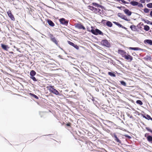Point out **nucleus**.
<instances>
[{
    "label": "nucleus",
    "mask_w": 152,
    "mask_h": 152,
    "mask_svg": "<svg viewBox=\"0 0 152 152\" xmlns=\"http://www.w3.org/2000/svg\"><path fill=\"white\" fill-rule=\"evenodd\" d=\"M130 4L133 6H136L138 4V2L135 1H131L130 3Z\"/></svg>",
    "instance_id": "25"
},
{
    "label": "nucleus",
    "mask_w": 152,
    "mask_h": 152,
    "mask_svg": "<svg viewBox=\"0 0 152 152\" xmlns=\"http://www.w3.org/2000/svg\"><path fill=\"white\" fill-rule=\"evenodd\" d=\"M114 85L115 87H116L117 88L121 89H122V88L120 86H119V85L117 84L115 82V84H114Z\"/></svg>",
    "instance_id": "45"
},
{
    "label": "nucleus",
    "mask_w": 152,
    "mask_h": 152,
    "mask_svg": "<svg viewBox=\"0 0 152 152\" xmlns=\"http://www.w3.org/2000/svg\"><path fill=\"white\" fill-rule=\"evenodd\" d=\"M88 113H89L92 115H94L95 116H96V115L94 113H93L91 111H89V112H88Z\"/></svg>",
    "instance_id": "53"
},
{
    "label": "nucleus",
    "mask_w": 152,
    "mask_h": 152,
    "mask_svg": "<svg viewBox=\"0 0 152 152\" xmlns=\"http://www.w3.org/2000/svg\"><path fill=\"white\" fill-rule=\"evenodd\" d=\"M121 17V19L124 20L126 21H130V19H128L126 17V16L124 15V14Z\"/></svg>",
    "instance_id": "28"
},
{
    "label": "nucleus",
    "mask_w": 152,
    "mask_h": 152,
    "mask_svg": "<svg viewBox=\"0 0 152 152\" xmlns=\"http://www.w3.org/2000/svg\"><path fill=\"white\" fill-rule=\"evenodd\" d=\"M107 20L102 19L101 21V23L104 25V26L106 25ZM98 23L100 24V22H97Z\"/></svg>",
    "instance_id": "29"
},
{
    "label": "nucleus",
    "mask_w": 152,
    "mask_h": 152,
    "mask_svg": "<svg viewBox=\"0 0 152 152\" xmlns=\"http://www.w3.org/2000/svg\"><path fill=\"white\" fill-rule=\"evenodd\" d=\"M57 46L61 50H62L63 51H64V50L60 46V45L58 43V45H57Z\"/></svg>",
    "instance_id": "63"
},
{
    "label": "nucleus",
    "mask_w": 152,
    "mask_h": 152,
    "mask_svg": "<svg viewBox=\"0 0 152 152\" xmlns=\"http://www.w3.org/2000/svg\"><path fill=\"white\" fill-rule=\"evenodd\" d=\"M113 23L114 24H115L116 25L118 26L119 28H122L123 26L121 24H120L118 22L113 21Z\"/></svg>",
    "instance_id": "22"
},
{
    "label": "nucleus",
    "mask_w": 152,
    "mask_h": 152,
    "mask_svg": "<svg viewBox=\"0 0 152 152\" xmlns=\"http://www.w3.org/2000/svg\"><path fill=\"white\" fill-rule=\"evenodd\" d=\"M118 52L123 58L124 57V56L127 54V53L124 50L121 49V48H119L118 49Z\"/></svg>",
    "instance_id": "10"
},
{
    "label": "nucleus",
    "mask_w": 152,
    "mask_h": 152,
    "mask_svg": "<svg viewBox=\"0 0 152 152\" xmlns=\"http://www.w3.org/2000/svg\"><path fill=\"white\" fill-rule=\"evenodd\" d=\"M144 43L146 45H152V40L150 39H146L144 41Z\"/></svg>",
    "instance_id": "16"
},
{
    "label": "nucleus",
    "mask_w": 152,
    "mask_h": 152,
    "mask_svg": "<svg viewBox=\"0 0 152 152\" xmlns=\"http://www.w3.org/2000/svg\"><path fill=\"white\" fill-rule=\"evenodd\" d=\"M68 88H69L68 87H64L62 88L63 91L65 92L64 93V94L69 91V90Z\"/></svg>",
    "instance_id": "30"
},
{
    "label": "nucleus",
    "mask_w": 152,
    "mask_h": 152,
    "mask_svg": "<svg viewBox=\"0 0 152 152\" xmlns=\"http://www.w3.org/2000/svg\"><path fill=\"white\" fill-rule=\"evenodd\" d=\"M76 92L73 91H70L69 93V95H66V94H65V95L67 96H68L69 97L71 98H73L75 95L74 94H75Z\"/></svg>",
    "instance_id": "17"
},
{
    "label": "nucleus",
    "mask_w": 152,
    "mask_h": 152,
    "mask_svg": "<svg viewBox=\"0 0 152 152\" xmlns=\"http://www.w3.org/2000/svg\"><path fill=\"white\" fill-rule=\"evenodd\" d=\"M145 114L146 115V116H144L143 114H142V116L148 120H150L151 118L150 116L146 113H145Z\"/></svg>",
    "instance_id": "19"
},
{
    "label": "nucleus",
    "mask_w": 152,
    "mask_h": 152,
    "mask_svg": "<svg viewBox=\"0 0 152 152\" xmlns=\"http://www.w3.org/2000/svg\"><path fill=\"white\" fill-rule=\"evenodd\" d=\"M94 10L93 11V12L97 14V8H96L95 7H94Z\"/></svg>",
    "instance_id": "57"
},
{
    "label": "nucleus",
    "mask_w": 152,
    "mask_h": 152,
    "mask_svg": "<svg viewBox=\"0 0 152 152\" xmlns=\"http://www.w3.org/2000/svg\"><path fill=\"white\" fill-rule=\"evenodd\" d=\"M88 9H89L90 10H91L92 11H93L94 10V7L93 6L91 5H89L88 6Z\"/></svg>",
    "instance_id": "38"
},
{
    "label": "nucleus",
    "mask_w": 152,
    "mask_h": 152,
    "mask_svg": "<svg viewBox=\"0 0 152 152\" xmlns=\"http://www.w3.org/2000/svg\"><path fill=\"white\" fill-rule=\"evenodd\" d=\"M138 24L139 25H140V26H143L144 27V26L145 25H144V24L142 22H140L138 23Z\"/></svg>",
    "instance_id": "58"
},
{
    "label": "nucleus",
    "mask_w": 152,
    "mask_h": 152,
    "mask_svg": "<svg viewBox=\"0 0 152 152\" xmlns=\"http://www.w3.org/2000/svg\"><path fill=\"white\" fill-rule=\"evenodd\" d=\"M55 1H56L58 3L60 4H65V5L68 4H67L66 2H61V1H58L57 0H55Z\"/></svg>",
    "instance_id": "43"
},
{
    "label": "nucleus",
    "mask_w": 152,
    "mask_h": 152,
    "mask_svg": "<svg viewBox=\"0 0 152 152\" xmlns=\"http://www.w3.org/2000/svg\"><path fill=\"white\" fill-rule=\"evenodd\" d=\"M110 134L114 138V140L115 141L121 144V145H123V144L121 143V141L117 137V135L115 133H111Z\"/></svg>",
    "instance_id": "7"
},
{
    "label": "nucleus",
    "mask_w": 152,
    "mask_h": 152,
    "mask_svg": "<svg viewBox=\"0 0 152 152\" xmlns=\"http://www.w3.org/2000/svg\"><path fill=\"white\" fill-rule=\"evenodd\" d=\"M130 28L131 30L134 31L139 32V30H138V29L137 28L136 26L132 25L130 26Z\"/></svg>",
    "instance_id": "14"
},
{
    "label": "nucleus",
    "mask_w": 152,
    "mask_h": 152,
    "mask_svg": "<svg viewBox=\"0 0 152 152\" xmlns=\"http://www.w3.org/2000/svg\"><path fill=\"white\" fill-rule=\"evenodd\" d=\"M123 15V14L122 13H118L117 14V15L118 17L121 18V17Z\"/></svg>",
    "instance_id": "50"
},
{
    "label": "nucleus",
    "mask_w": 152,
    "mask_h": 152,
    "mask_svg": "<svg viewBox=\"0 0 152 152\" xmlns=\"http://www.w3.org/2000/svg\"><path fill=\"white\" fill-rule=\"evenodd\" d=\"M141 20L144 21L145 23H146L147 24L150 25L151 21H150L148 20L145 19L143 18H141Z\"/></svg>",
    "instance_id": "20"
},
{
    "label": "nucleus",
    "mask_w": 152,
    "mask_h": 152,
    "mask_svg": "<svg viewBox=\"0 0 152 152\" xmlns=\"http://www.w3.org/2000/svg\"><path fill=\"white\" fill-rule=\"evenodd\" d=\"M137 6L138 7H141V8L143 7V5L142 4V3H139L138 2V5H137Z\"/></svg>",
    "instance_id": "49"
},
{
    "label": "nucleus",
    "mask_w": 152,
    "mask_h": 152,
    "mask_svg": "<svg viewBox=\"0 0 152 152\" xmlns=\"http://www.w3.org/2000/svg\"><path fill=\"white\" fill-rule=\"evenodd\" d=\"M147 7L149 8H152V3H149L146 4Z\"/></svg>",
    "instance_id": "39"
},
{
    "label": "nucleus",
    "mask_w": 152,
    "mask_h": 152,
    "mask_svg": "<svg viewBox=\"0 0 152 152\" xmlns=\"http://www.w3.org/2000/svg\"><path fill=\"white\" fill-rule=\"evenodd\" d=\"M47 88L50 93L57 96H63V94L61 93V92H62V91H59L60 92H59L55 88L54 86L50 85L49 87H47Z\"/></svg>",
    "instance_id": "1"
},
{
    "label": "nucleus",
    "mask_w": 152,
    "mask_h": 152,
    "mask_svg": "<svg viewBox=\"0 0 152 152\" xmlns=\"http://www.w3.org/2000/svg\"><path fill=\"white\" fill-rule=\"evenodd\" d=\"M143 59L146 60H151V58L150 56L146 55L143 58Z\"/></svg>",
    "instance_id": "32"
},
{
    "label": "nucleus",
    "mask_w": 152,
    "mask_h": 152,
    "mask_svg": "<svg viewBox=\"0 0 152 152\" xmlns=\"http://www.w3.org/2000/svg\"><path fill=\"white\" fill-rule=\"evenodd\" d=\"M100 44L102 46L108 48H110L111 46L110 43L106 39H102L100 42Z\"/></svg>",
    "instance_id": "3"
},
{
    "label": "nucleus",
    "mask_w": 152,
    "mask_h": 152,
    "mask_svg": "<svg viewBox=\"0 0 152 152\" xmlns=\"http://www.w3.org/2000/svg\"><path fill=\"white\" fill-rule=\"evenodd\" d=\"M124 56V58L127 60L128 62H130L133 60V57L127 53Z\"/></svg>",
    "instance_id": "9"
},
{
    "label": "nucleus",
    "mask_w": 152,
    "mask_h": 152,
    "mask_svg": "<svg viewBox=\"0 0 152 152\" xmlns=\"http://www.w3.org/2000/svg\"><path fill=\"white\" fill-rule=\"evenodd\" d=\"M30 78L31 79H32L34 81L36 82L38 80L36 79L34 76L30 77Z\"/></svg>",
    "instance_id": "41"
},
{
    "label": "nucleus",
    "mask_w": 152,
    "mask_h": 152,
    "mask_svg": "<svg viewBox=\"0 0 152 152\" xmlns=\"http://www.w3.org/2000/svg\"><path fill=\"white\" fill-rule=\"evenodd\" d=\"M75 28H77L79 29H83L85 30L86 28L85 27L83 26V24L80 22L76 23L75 25Z\"/></svg>",
    "instance_id": "6"
},
{
    "label": "nucleus",
    "mask_w": 152,
    "mask_h": 152,
    "mask_svg": "<svg viewBox=\"0 0 152 152\" xmlns=\"http://www.w3.org/2000/svg\"><path fill=\"white\" fill-rule=\"evenodd\" d=\"M150 10L149 9L145 8L143 10V11L144 12L146 13H148L149 12Z\"/></svg>",
    "instance_id": "36"
},
{
    "label": "nucleus",
    "mask_w": 152,
    "mask_h": 152,
    "mask_svg": "<svg viewBox=\"0 0 152 152\" xmlns=\"http://www.w3.org/2000/svg\"><path fill=\"white\" fill-rule=\"evenodd\" d=\"M107 74L109 75L111 77H115L116 76L115 73L112 71L108 72Z\"/></svg>",
    "instance_id": "18"
},
{
    "label": "nucleus",
    "mask_w": 152,
    "mask_h": 152,
    "mask_svg": "<svg viewBox=\"0 0 152 152\" xmlns=\"http://www.w3.org/2000/svg\"><path fill=\"white\" fill-rule=\"evenodd\" d=\"M7 12L8 16L10 18L11 20L12 21H15V18L11 11L9 10Z\"/></svg>",
    "instance_id": "12"
},
{
    "label": "nucleus",
    "mask_w": 152,
    "mask_h": 152,
    "mask_svg": "<svg viewBox=\"0 0 152 152\" xmlns=\"http://www.w3.org/2000/svg\"><path fill=\"white\" fill-rule=\"evenodd\" d=\"M67 43L69 45H70L72 46H73L75 44L74 43L69 41H67Z\"/></svg>",
    "instance_id": "47"
},
{
    "label": "nucleus",
    "mask_w": 152,
    "mask_h": 152,
    "mask_svg": "<svg viewBox=\"0 0 152 152\" xmlns=\"http://www.w3.org/2000/svg\"><path fill=\"white\" fill-rule=\"evenodd\" d=\"M92 37L94 38V39L96 40H98V38H97V37L95 36H94L93 35H92Z\"/></svg>",
    "instance_id": "62"
},
{
    "label": "nucleus",
    "mask_w": 152,
    "mask_h": 152,
    "mask_svg": "<svg viewBox=\"0 0 152 152\" xmlns=\"http://www.w3.org/2000/svg\"><path fill=\"white\" fill-rule=\"evenodd\" d=\"M99 8H101L102 10L104 9V10H106V9L104 6L100 5Z\"/></svg>",
    "instance_id": "55"
},
{
    "label": "nucleus",
    "mask_w": 152,
    "mask_h": 152,
    "mask_svg": "<svg viewBox=\"0 0 152 152\" xmlns=\"http://www.w3.org/2000/svg\"><path fill=\"white\" fill-rule=\"evenodd\" d=\"M143 29L145 31H148L150 30V28L148 26L145 25L144 26Z\"/></svg>",
    "instance_id": "31"
},
{
    "label": "nucleus",
    "mask_w": 152,
    "mask_h": 152,
    "mask_svg": "<svg viewBox=\"0 0 152 152\" xmlns=\"http://www.w3.org/2000/svg\"><path fill=\"white\" fill-rule=\"evenodd\" d=\"M86 28L88 31L91 32V29L90 30V28L89 27H88V26H87L86 27Z\"/></svg>",
    "instance_id": "59"
},
{
    "label": "nucleus",
    "mask_w": 152,
    "mask_h": 152,
    "mask_svg": "<svg viewBox=\"0 0 152 152\" xmlns=\"http://www.w3.org/2000/svg\"><path fill=\"white\" fill-rule=\"evenodd\" d=\"M117 7V8H118V9H119V10H122V8L123 9H124L125 8V7L124 6H121L120 7L117 6V7Z\"/></svg>",
    "instance_id": "46"
},
{
    "label": "nucleus",
    "mask_w": 152,
    "mask_h": 152,
    "mask_svg": "<svg viewBox=\"0 0 152 152\" xmlns=\"http://www.w3.org/2000/svg\"><path fill=\"white\" fill-rule=\"evenodd\" d=\"M51 41L54 43L56 45H58V41L55 37L53 36V34H50V33L48 34Z\"/></svg>",
    "instance_id": "4"
},
{
    "label": "nucleus",
    "mask_w": 152,
    "mask_h": 152,
    "mask_svg": "<svg viewBox=\"0 0 152 152\" xmlns=\"http://www.w3.org/2000/svg\"><path fill=\"white\" fill-rule=\"evenodd\" d=\"M149 15L152 18V11H150Z\"/></svg>",
    "instance_id": "64"
},
{
    "label": "nucleus",
    "mask_w": 152,
    "mask_h": 152,
    "mask_svg": "<svg viewBox=\"0 0 152 152\" xmlns=\"http://www.w3.org/2000/svg\"><path fill=\"white\" fill-rule=\"evenodd\" d=\"M91 96L92 97V100L93 101L94 103L96 106H97V105L98 104L97 102L95 100V99H97V98H95L94 97V96L92 95H91Z\"/></svg>",
    "instance_id": "21"
},
{
    "label": "nucleus",
    "mask_w": 152,
    "mask_h": 152,
    "mask_svg": "<svg viewBox=\"0 0 152 152\" xmlns=\"http://www.w3.org/2000/svg\"><path fill=\"white\" fill-rule=\"evenodd\" d=\"M121 84L124 86H126V83L123 80H121L119 81Z\"/></svg>",
    "instance_id": "33"
},
{
    "label": "nucleus",
    "mask_w": 152,
    "mask_h": 152,
    "mask_svg": "<svg viewBox=\"0 0 152 152\" xmlns=\"http://www.w3.org/2000/svg\"><path fill=\"white\" fill-rule=\"evenodd\" d=\"M101 11V10L100 9L97 8V13H99L100 14V13H101V12H100Z\"/></svg>",
    "instance_id": "61"
},
{
    "label": "nucleus",
    "mask_w": 152,
    "mask_h": 152,
    "mask_svg": "<svg viewBox=\"0 0 152 152\" xmlns=\"http://www.w3.org/2000/svg\"><path fill=\"white\" fill-rule=\"evenodd\" d=\"M1 47L3 50L6 51H8V49L10 48L8 45L3 43L1 44Z\"/></svg>",
    "instance_id": "11"
},
{
    "label": "nucleus",
    "mask_w": 152,
    "mask_h": 152,
    "mask_svg": "<svg viewBox=\"0 0 152 152\" xmlns=\"http://www.w3.org/2000/svg\"><path fill=\"white\" fill-rule=\"evenodd\" d=\"M101 14L104 15L105 16H106L107 14L106 13H105V12L102 10L101 13H100Z\"/></svg>",
    "instance_id": "54"
},
{
    "label": "nucleus",
    "mask_w": 152,
    "mask_h": 152,
    "mask_svg": "<svg viewBox=\"0 0 152 152\" xmlns=\"http://www.w3.org/2000/svg\"><path fill=\"white\" fill-rule=\"evenodd\" d=\"M126 138L129 139H130L132 138V137L130 136L127 134H125L123 135Z\"/></svg>",
    "instance_id": "40"
},
{
    "label": "nucleus",
    "mask_w": 152,
    "mask_h": 152,
    "mask_svg": "<svg viewBox=\"0 0 152 152\" xmlns=\"http://www.w3.org/2000/svg\"><path fill=\"white\" fill-rule=\"evenodd\" d=\"M126 114L127 116L129 117L130 118H133V117L132 116V115H130L129 113H127Z\"/></svg>",
    "instance_id": "52"
},
{
    "label": "nucleus",
    "mask_w": 152,
    "mask_h": 152,
    "mask_svg": "<svg viewBox=\"0 0 152 152\" xmlns=\"http://www.w3.org/2000/svg\"><path fill=\"white\" fill-rule=\"evenodd\" d=\"M113 23L110 21L107 20L106 26L109 27H111L113 26Z\"/></svg>",
    "instance_id": "23"
},
{
    "label": "nucleus",
    "mask_w": 152,
    "mask_h": 152,
    "mask_svg": "<svg viewBox=\"0 0 152 152\" xmlns=\"http://www.w3.org/2000/svg\"><path fill=\"white\" fill-rule=\"evenodd\" d=\"M45 20L50 26L51 27H53L55 26V24L51 20L49 19H45Z\"/></svg>",
    "instance_id": "15"
},
{
    "label": "nucleus",
    "mask_w": 152,
    "mask_h": 152,
    "mask_svg": "<svg viewBox=\"0 0 152 152\" xmlns=\"http://www.w3.org/2000/svg\"><path fill=\"white\" fill-rule=\"evenodd\" d=\"M73 47L77 50H78L79 49V46H78L76 44H74L73 45Z\"/></svg>",
    "instance_id": "44"
},
{
    "label": "nucleus",
    "mask_w": 152,
    "mask_h": 152,
    "mask_svg": "<svg viewBox=\"0 0 152 152\" xmlns=\"http://www.w3.org/2000/svg\"><path fill=\"white\" fill-rule=\"evenodd\" d=\"M71 123H68L66 124V125L68 127H70V125H71Z\"/></svg>",
    "instance_id": "60"
},
{
    "label": "nucleus",
    "mask_w": 152,
    "mask_h": 152,
    "mask_svg": "<svg viewBox=\"0 0 152 152\" xmlns=\"http://www.w3.org/2000/svg\"><path fill=\"white\" fill-rule=\"evenodd\" d=\"M123 11L124 13L129 16H131L132 13V12L131 11H130L129 9L126 8V7L123 10Z\"/></svg>",
    "instance_id": "13"
},
{
    "label": "nucleus",
    "mask_w": 152,
    "mask_h": 152,
    "mask_svg": "<svg viewBox=\"0 0 152 152\" xmlns=\"http://www.w3.org/2000/svg\"><path fill=\"white\" fill-rule=\"evenodd\" d=\"M131 52L132 53V54L133 56H136L137 57H138V55L135 52H132L131 51Z\"/></svg>",
    "instance_id": "51"
},
{
    "label": "nucleus",
    "mask_w": 152,
    "mask_h": 152,
    "mask_svg": "<svg viewBox=\"0 0 152 152\" xmlns=\"http://www.w3.org/2000/svg\"><path fill=\"white\" fill-rule=\"evenodd\" d=\"M138 50H141L143 52H145L146 51V50L145 49H142L139 47H138Z\"/></svg>",
    "instance_id": "56"
},
{
    "label": "nucleus",
    "mask_w": 152,
    "mask_h": 152,
    "mask_svg": "<svg viewBox=\"0 0 152 152\" xmlns=\"http://www.w3.org/2000/svg\"><path fill=\"white\" fill-rule=\"evenodd\" d=\"M29 94L31 97H33L34 98L36 99H38L39 97L37 96L36 95H35L33 93H29Z\"/></svg>",
    "instance_id": "26"
},
{
    "label": "nucleus",
    "mask_w": 152,
    "mask_h": 152,
    "mask_svg": "<svg viewBox=\"0 0 152 152\" xmlns=\"http://www.w3.org/2000/svg\"><path fill=\"white\" fill-rule=\"evenodd\" d=\"M137 28L138 29V30H140L141 31L142 30V27L141 26H140V25H139L138 24L137 26Z\"/></svg>",
    "instance_id": "42"
},
{
    "label": "nucleus",
    "mask_w": 152,
    "mask_h": 152,
    "mask_svg": "<svg viewBox=\"0 0 152 152\" xmlns=\"http://www.w3.org/2000/svg\"><path fill=\"white\" fill-rule=\"evenodd\" d=\"M136 103L137 104L140 105H141L143 104L142 102L140 100H137Z\"/></svg>",
    "instance_id": "35"
},
{
    "label": "nucleus",
    "mask_w": 152,
    "mask_h": 152,
    "mask_svg": "<svg viewBox=\"0 0 152 152\" xmlns=\"http://www.w3.org/2000/svg\"><path fill=\"white\" fill-rule=\"evenodd\" d=\"M91 32L95 35H100L103 36L104 35V33L99 29L97 28L95 26H91Z\"/></svg>",
    "instance_id": "2"
},
{
    "label": "nucleus",
    "mask_w": 152,
    "mask_h": 152,
    "mask_svg": "<svg viewBox=\"0 0 152 152\" xmlns=\"http://www.w3.org/2000/svg\"><path fill=\"white\" fill-rule=\"evenodd\" d=\"M59 20L60 24L66 26H68L69 21L68 20L64 18H61L59 19Z\"/></svg>",
    "instance_id": "5"
},
{
    "label": "nucleus",
    "mask_w": 152,
    "mask_h": 152,
    "mask_svg": "<svg viewBox=\"0 0 152 152\" xmlns=\"http://www.w3.org/2000/svg\"><path fill=\"white\" fill-rule=\"evenodd\" d=\"M146 129L148 132L152 134V129L149 127H145Z\"/></svg>",
    "instance_id": "37"
},
{
    "label": "nucleus",
    "mask_w": 152,
    "mask_h": 152,
    "mask_svg": "<svg viewBox=\"0 0 152 152\" xmlns=\"http://www.w3.org/2000/svg\"><path fill=\"white\" fill-rule=\"evenodd\" d=\"M115 59L116 61H118L120 64L122 65L123 67L124 66V64L121 61H120L118 59L116 58H115Z\"/></svg>",
    "instance_id": "48"
},
{
    "label": "nucleus",
    "mask_w": 152,
    "mask_h": 152,
    "mask_svg": "<svg viewBox=\"0 0 152 152\" xmlns=\"http://www.w3.org/2000/svg\"><path fill=\"white\" fill-rule=\"evenodd\" d=\"M126 48L129 49L130 50H132L135 51L138 50V47H125Z\"/></svg>",
    "instance_id": "24"
},
{
    "label": "nucleus",
    "mask_w": 152,
    "mask_h": 152,
    "mask_svg": "<svg viewBox=\"0 0 152 152\" xmlns=\"http://www.w3.org/2000/svg\"><path fill=\"white\" fill-rule=\"evenodd\" d=\"M144 136L149 142L152 144V135H150L149 133H145Z\"/></svg>",
    "instance_id": "8"
},
{
    "label": "nucleus",
    "mask_w": 152,
    "mask_h": 152,
    "mask_svg": "<svg viewBox=\"0 0 152 152\" xmlns=\"http://www.w3.org/2000/svg\"><path fill=\"white\" fill-rule=\"evenodd\" d=\"M94 6L98 8H99L100 5L98 4V3L94 2L92 3V4Z\"/></svg>",
    "instance_id": "34"
},
{
    "label": "nucleus",
    "mask_w": 152,
    "mask_h": 152,
    "mask_svg": "<svg viewBox=\"0 0 152 152\" xmlns=\"http://www.w3.org/2000/svg\"><path fill=\"white\" fill-rule=\"evenodd\" d=\"M36 72L34 70H31L30 73V77L34 76L36 75Z\"/></svg>",
    "instance_id": "27"
}]
</instances>
